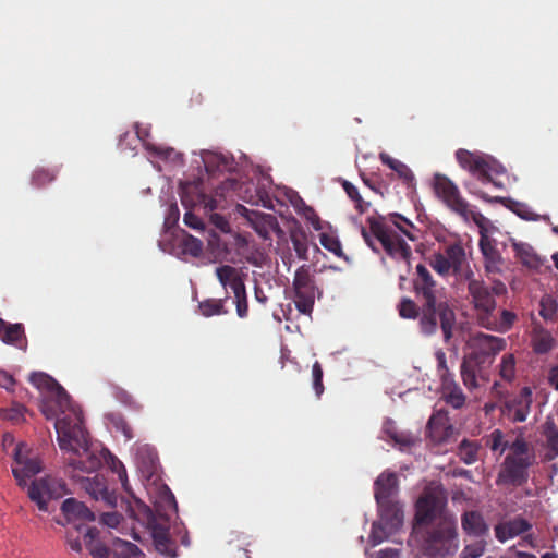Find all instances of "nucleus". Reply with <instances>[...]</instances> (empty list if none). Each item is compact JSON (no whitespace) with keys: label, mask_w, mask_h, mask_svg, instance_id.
<instances>
[{"label":"nucleus","mask_w":558,"mask_h":558,"mask_svg":"<svg viewBox=\"0 0 558 558\" xmlns=\"http://www.w3.org/2000/svg\"><path fill=\"white\" fill-rule=\"evenodd\" d=\"M40 411L47 420L56 418L59 447L76 456L68 462L71 472L90 473L101 465V459L89 448L82 411L72 405L71 397L61 385L41 397Z\"/></svg>","instance_id":"f257e3e1"},{"label":"nucleus","mask_w":558,"mask_h":558,"mask_svg":"<svg viewBox=\"0 0 558 558\" xmlns=\"http://www.w3.org/2000/svg\"><path fill=\"white\" fill-rule=\"evenodd\" d=\"M412 287L416 301L408 296L401 298L397 306L399 316L404 319H418V329L426 337L435 335L440 327L444 341L448 343L453 336L456 313L444 300L442 288L425 265H416Z\"/></svg>","instance_id":"f03ea898"},{"label":"nucleus","mask_w":558,"mask_h":558,"mask_svg":"<svg viewBox=\"0 0 558 558\" xmlns=\"http://www.w3.org/2000/svg\"><path fill=\"white\" fill-rule=\"evenodd\" d=\"M465 281H468V291L477 312L478 324L486 329L499 332L510 329L515 314L508 310H502L499 314L496 312V301L489 287L483 280L474 278L473 275Z\"/></svg>","instance_id":"7ed1b4c3"},{"label":"nucleus","mask_w":558,"mask_h":558,"mask_svg":"<svg viewBox=\"0 0 558 558\" xmlns=\"http://www.w3.org/2000/svg\"><path fill=\"white\" fill-rule=\"evenodd\" d=\"M423 553L429 558L453 556L459 547L457 524L452 517H442L421 530Z\"/></svg>","instance_id":"20e7f679"},{"label":"nucleus","mask_w":558,"mask_h":558,"mask_svg":"<svg viewBox=\"0 0 558 558\" xmlns=\"http://www.w3.org/2000/svg\"><path fill=\"white\" fill-rule=\"evenodd\" d=\"M456 158L463 169L468 170L483 184H492L496 189L505 187L506 169L492 156L458 149Z\"/></svg>","instance_id":"39448f33"},{"label":"nucleus","mask_w":558,"mask_h":558,"mask_svg":"<svg viewBox=\"0 0 558 558\" xmlns=\"http://www.w3.org/2000/svg\"><path fill=\"white\" fill-rule=\"evenodd\" d=\"M430 267L440 276H454L457 280L470 279L474 274L466 252L460 242H453L429 257Z\"/></svg>","instance_id":"423d86ee"},{"label":"nucleus","mask_w":558,"mask_h":558,"mask_svg":"<svg viewBox=\"0 0 558 558\" xmlns=\"http://www.w3.org/2000/svg\"><path fill=\"white\" fill-rule=\"evenodd\" d=\"M367 222L369 225V232L365 227H361V233L372 248L374 246L371 234L380 242L388 255L409 260L412 255L411 247L385 222L384 217H368Z\"/></svg>","instance_id":"0eeeda50"},{"label":"nucleus","mask_w":558,"mask_h":558,"mask_svg":"<svg viewBox=\"0 0 558 558\" xmlns=\"http://www.w3.org/2000/svg\"><path fill=\"white\" fill-rule=\"evenodd\" d=\"M434 190L436 195L446 204V206L460 216L464 221L472 220L477 226L482 227L485 217L475 210L464 199L458 186L446 175L437 173L434 177Z\"/></svg>","instance_id":"6e6552de"},{"label":"nucleus","mask_w":558,"mask_h":558,"mask_svg":"<svg viewBox=\"0 0 558 558\" xmlns=\"http://www.w3.org/2000/svg\"><path fill=\"white\" fill-rule=\"evenodd\" d=\"M523 483V437L518 435L511 442L498 474L497 484L505 486H520Z\"/></svg>","instance_id":"1a4fd4ad"},{"label":"nucleus","mask_w":558,"mask_h":558,"mask_svg":"<svg viewBox=\"0 0 558 558\" xmlns=\"http://www.w3.org/2000/svg\"><path fill=\"white\" fill-rule=\"evenodd\" d=\"M506 345L502 338L478 333L473 337L471 341L472 351L468 359L478 365V371H483L486 366L493 363L495 355L500 352Z\"/></svg>","instance_id":"9d476101"},{"label":"nucleus","mask_w":558,"mask_h":558,"mask_svg":"<svg viewBox=\"0 0 558 558\" xmlns=\"http://www.w3.org/2000/svg\"><path fill=\"white\" fill-rule=\"evenodd\" d=\"M294 303L298 311L311 315L315 303V283L308 266L296 269L293 279Z\"/></svg>","instance_id":"9b49d317"},{"label":"nucleus","mask_w":558,"mask_h":558,"mask_svg":"<svg viewBox=\"0 0 558 558\" xmlns=\"http://www.w3.org/2000/svg\"><path fill=\"white\" fill-rule=\"evenodd\" d=\"M65 493V484L50 476L33 481L27 489L29 499L44 512L48 511V500L61 498Z\"/></svg>","instance_id":"f8f14e48"},{"label":"nucleus","mask_w":558,"mask_h":558,"mask_svg":"<svg viewBox=\"0 0 558 558\" xmlns=\"http://www.w3.org/2000/svg\"><path fill=\"white\" fill-rule=\"evenodd\" d=\"M442 517L451 515L444 511L441 499L433 492L423 493L415 504V525L422 530Z\"/></svg>","instance_id":"ddd939ff"},{"label":"nucleus","mask_w":558,"mask_h":558,"mask_svg":"<svg viewBox=\"0 0 558 558\" xmlns=\"http://www.w3.org/2000/svg\"><path fill=\"white\" fill-rule=\"evenodd\" d=\"M14 465L12 473L22 487L26 486V480L35 476L41 471L40 461L37 458H29L27 447L24 444L16 445L14 449Z\"/></svg>","instance_id":"4468645a"},{"label":"nucleus","mask_w":558,"mask_h":558,"mask_svg":"<svg viewBox=\"0 0 558 558\" xmlns=\"http://www.w3.org/2000/svg\"><path fill=\"white\" fill-rule=\"evenodd\" d=\"M82 487L94 500L102 501L108 507H116L117 495L108 489L107 481L102 475L82 478Z\"/></svg>","instance_id":"2eb2a0df"},{"label":"nucleus","mask_w":558,"mask_h":558,"mask_svg":"<svg viewBox=\"0 0 558 558\" xmlns=\"http://www.w3.org/2000/svg\"><path fill=\"white\" fill-rule=\"evenodd\" d=\"M380 522L389 532L397 531L403 523V507L393 499L384 502H377Z\"/></svg>","instance_id":"dca6fc26"},{"label":"nucleus","mask_w":558,"mask_h":558,"mask_svg":"<svg viewBox=\"0 0 558 558\" xmlns=\"http://www.w3.org/2000/svg\"><path fill=\"white\" fill-rule=\"evenodd\" d=\"M399 492V483L396 473L383 472L374 483V496L376 502L396 499Z\"/></svg>","instance_id":"f3484780"},{"label":"nucleus","mask_w":558,"mask_h":558,"mask_svg":"<svg viewBox=\"0 0 558 558\" xmlns=\"http://www.w3.org/2000/svg\"><path fill=\"white\" fill-rule=\"evenodd\" d=\"M248 220L255 232L264 240L270 239L271 232L278 235L283 233L278 219L271 214L252 211Z\"/></svg>","instance_id":"a211bd4d"},{"label":"nucleus","mask_w":558,"mask_h":558,"mask_svg":"<svg viewBox=\"0 0 558 558\" xmlns=\"http://www.w3.org/2000/svg\"><path fill=\"white\" fill-rule=\"evenodd\" d=\"M461 526L464 533L475 537L488 534L489 527L481 512L475 510L465 511L461 517Z\"/></svg>","instance_id":"6ab92c4d"},{"label":"nucleus","mask_w":558,"mask_h":558,"mask_svg":"<svg viewBox=\"0 0 558 558\" xmlns=\"http://www.w3.org/2000/svg\"><path fill=\"white\" fill-rule=\"evenodd\" d=\"M215 272L218 281L225 289L230 287L233 294H239V291L243 292L245 288L244 280L236 268L230 265H222L217 267Z\"/></svg>","instance_id":"aec40b11"},{"label":"nucleus","mask_w":558,"mask_h":558,"mask_svg":"<svg viewBox=\"0 0 558 558\" xmlns=\"http://www.w3.org/2000/svg\"><path fill=\"white\" fill-rule=\"evenodd\" d=\"M0 339L11 345H15L20 349H24L25 344V331L22 324H10L0 318Z\"/></svg>","instance_id":"412c9836"},{"label":"nucleus","mask_w":558,"mask_h":558,"mask_svg":"<svg viewBox=\"0 0 558 558\" xmlns=\"http://www.w3.org/2000/svg\"><path fill=\"white\" fill-rule=\"evenodd\" d=\"M493 393L500 399H505L502 407L504 415H506L507 417L511 418L514 422L523 421V405L521 404V401H518L517 398H508L505 391L502 390V385L500 383L494 384Z\"/></svg>","instance_id":"4be33fe9"},{"label":"nucleus","mask_w":558,"mask_h":558,"mask_svg":"<svg viewBox=\"0 0 558 558\" xmlns=\"http://www.w3.org/2000/svg\"><path fill=\"white\" fill-rule=\"evenodd\" d=\"M495 536L500 543H505L523 533V517L518 515L513 520L502 521L495 526Z\"/></svg>","instance_id":"5701e85b"},{"label":"nucleus","mask_w":558,"mask_h":558,"mask_svg":"<svg viewBox=\"0 0 558 558\" xmlns=\"http://www.w3.org/2000/svg\"><path fill=\"white\" fill-rule=\"evenodd\" d=\"M150 527L156 549L166 556L173 557L174 553L172 549V542L169 535V529L162 524H158L155 522H150Z\"/></svg>","instance_id":"b1692460"},{"label":"nucleus","mask_w":558,"mask_h":558,"mask_svg":"<svg viewBox=\"0 0 558 558\" xmlns=\"http://www.w3.org/2000/svg\"><path fill=\"white\" fill-rule=\"evenodd\" d=\"M61 510L68 517L69 520H71V519H82V520H86V521L95 520L94 512L90 509H88L83 502H81L74 498L65 499L62 502Z\"/></svg>","instance_id":"393cba45"},{"label":"nucleus","mask_w":558,"mask_h":558,"mask_svg":"<svg viewBox=\"0 0 558 558\" xmlns=\"http://www.w3.org/2000/svg\"><path fill=\"white\" fill-rule=\"evenodd\" d=\"M84 543L94 558H109L111 555V549L98 541V530L96 527L85 529Z\"/></svg>","instance_id":"a878e982"},{"label":"nucleus","mask_w":558,"mask_h":558,"mask_svg":"<svg viewBox=\"0 0 558 558\" xmlns=\"http://www.w3.org/2000/svg\"><path fill=\"white\" fill-rule=\"evenodd\" d=\"M442 398L454 409H461L465 403V396L454 379H445L441 383Z\"/></svg>","instance_id":"bb28decb"},{"label":"nucleus","mask_w":558,"mask_h":558,"mask_svg":"<svg viewBox=\"0 0 558 558\" xmlns=\"http://www.w3.org/2000/svg\"><path fill=\"white\" fill-rule=\"evenodd\" d=\"M111 555L112 558H141L143 553L137 545L121 538H114Z\"/></svg>","instance_id":"cd10ccee"},{"label":"nucleus","mask_w":558,"mask_h":558,"mask_svg":"<svg viewBox=\"0 0 558 558\" xmlns=\"http://www.w3.org/2000/svg\"><path fill=\"white\" fill-rule=\"evenodd\" d=\"M379 159L384 165L396 171L399 178L402 179L405 183L410 184L414 181V174L412 170L402 161L390 157L386 153H380Z\"/></svg>","instance_id":"c85d7f7f"},{"label":"nucleus","mask_w":558,"mask_h":558,"mask_svg":"<svg viewBox=\"0 0 558 558\" xmlns=\"http://www.w3.org/2000/svg\"><path fill=\"white\" fill-rule=\"evenodd\" d=\"M482 372L478 371V365L473 361L466 356L463 359L460 373L462 381L468 389L472 390L477 387V376H481Z\"/></svg>","instance_id":"c756f323"},{"label":"nucleus","mask_w":558,"mask_h":558,"mask_svg":"<svg viewBox=\"0 0 558 558\" xmlns=\"http://www.w3.org/2000/svg\"><path fill=\"white\" fill-rule=\"evenodd\" d=\"M487 448L494 453L501 456L507 449L510 450L511 444L505 439V435L500 429L493 430L482 439Z\"/></svg>","instance_id":"7c9ffc66"},{"label":"nucleus","mask_w":558,"mask_h":558,"mask_svg":"<svg viewBox=\"0 0 558 558\" xmlns=\"http://www.w3.org/2000/svg\"><path fill=\"white\" fill-rule=\"evenodd\" d=\"M554 347L551 335L544 330L535 328L532 335V348L535 353L544 354L549 352Z\"/></svg>","instance_id":"2f4dec72"},{"label":"nucleus","mask_w":558,"mask_h":558,"mask_svg":"<svg viewBox=\"0 0 558 558\" xmlns=\"http://www.w3.org/2000/svg\"><path fill=\"white\" fill-rule=\"evenodd\" d=\"M228 296L223 299H206L198 304L201 314L205 317H211L216 315H226L228 310L225 307V302Z\"/></svg>","instance_id":"473e14b6"},{"label":"nucleus","mask_w":558,"mask_h":558,"mask_svg":"<svg viewBox=\"0 0 558 558\" xmlns=\"http://www.w3.org/2000/svg\"><path fill=\"white\" fill-rule=\"evenodd\" d=\"M480 448L476 441L463 439L458 446L457 454L465 464H473L477 461Z\"/></svg>","instance_id":"72a5a7b5"},{"label":"nucleus","mask_w":558,"mask_h":558,"mask_svg":"<svg viewBox=\"0 0 558 558\" xmlns=\"http://www.w3.org/2000/svg\"><path fill=\"white\" fill-rule=\"evenodd\" d=\"M29 383L39 389L43 392V396L60 386L54 378L43 372L32 373L29 375Z\"/></svg>","instance_id":"f704fd0d"},{"label":"nucleus","mask_w":558,"mask_h":558,"mask_svg":"<svg viewBox=\"0 0 558 558\" xmlns=\"http://www.w3.org/2000/svg\"><path fill=\"white\" fill-rule=\"evenodd\" d=\"M348 197L354 203L355 209L360 214H364L371 207V203L363 199L357 187L347 180H342L341 183Z\"/></svg>","instance_id":"c9c22d12"},{"label":"nucleus","mask_w":558,"mask_h":558,"mask_svg":"<svg viewBox=\"0 0 558 558\" xmlns=\"http://www.w3.org/2000/svg\"><path fill=\"white\" fill-rule=\"evenodd\" d=\"M427 427L433 437L441 438L442 432H445L448 428L447 413L444 411H437L436 413H434L428 420Z\"/></svg>","instance_id":"e433bc0d"},{"label":"nucleus","mask_w":558,"mask_h":558,"mask_svg":"<svg viewBox=\"0 0 558 558\" xmlns=\"http://www.w3.org/2000/svg\"><path fill=\"white\" fill-rule=\"evenodd\" d=\"M480 248L486 260V269L492 271L493 268L496 267L499 262V253L492 245L490 241L486 236H482L480 240Z\"/></svg>","instance_id":"4c0bfd02"},{"label":"nucleus","mask_w":558,"mask_h":558,"mask_svg":"<svg viewBox=\"0 0 558 558\" xmlns=\"http://www.w3.org/2000/svg\"><path fill=\"white\" fill-rule=\"evenodd\" d=\"M500 378L511 384L515 378V359L512 353L505 354L499 365Z\"/></svg>","instance_id":"58836bf2"},{"label":"nucleus","mask_w":558,"mask_h":558,"mask_svg":"<svg viewBox=\"0 0 558 558\" xmlns=\"http://www.w3.org/2000/svg\"><path fill=\"white\" fill-rule=\"evenodd\" d=\"M545 448L543 461H551L558 456V429H556L554 423L546 434Z\"/></svg>","instance_id":"ea45409f"},{"label":"nucleus","mask_w":558,"mask_h":558,"mask_svg":"<svg viewBox=\"0 0 558 558\" xmlns=\"http://www.w3.org/2000/svg\"><path fill=\"white\" fill-rule=\"evenodd\" d=\"M58 171L54 169L37 168L32 175V184L36 187H44L54 181Z\"/></svg>","instance_id":"a19ab883"},{"label":"nucleus","mask_w":558,"mask_h":558,"mask_svg":"<svg viewBox=\"0 0 558 558\" xmlns=\"http://www.w3.org/2000/svg\"><path fill=\"white\" fill-rule=\"evenodd\" d=\"M391 222L411 241H415L417 238L414 234L415 227L414 225L399 214H393L390 216Z\"/></svg>","instance_id":"79ce46f5"},{"label":"nucleus","mask_w":558,"mask_h":558,"mask_svg":"<svg viewBox=\"0 0 558 558\" xmlns=\"http://www.w3.org/2000/svg\"><path fill=\"white\" fill-rule=\"evenodd\" d=\"M319 242H320V245L324 248H326L327 251L331 252L337 257H343L344 256L341 243H340L339 239L336 235L329 234V233H322L319 235Z\"/></svg>","instance_id":"37998d69"},{"label":"nucleus","mask_w":558,"mask_h":558,"mask_svg":"<svg viewBox=\"0 0 558 558\" xmlns=\"http://www.w3.org/2000/svg\"><path fill=\"white\" fill-rule=\"evenodd\" d=\"M25 408L20 403H13L10 408L1 409L0 415L3 420L19 424L24 421Z\"/></svg>","instance_id":"c03bdc74"},{"label":"nucleus","mask_w":558,"mask_h":558,"mask_svg":"<svg viewBox=\"0 0 558 558\" xmlns=\"http://www.w3.org/2000/svg\"><path fill=\"white\" fill-rule=\"evenodd\" d=\"M182 247L184 253L193 257H198L203 253V242L187 233L183 238Z\"/></svg>","instance_id":"a18cd8bd"},{"label":"nucleus","mask_w":558,"mask_h":558,"mask_svg":"<svg viewBox=\"0 0 558 558\" xmlns=\"http://www.w3.org/2000/svg\"><path fill=\"white\" fill-rule=\"evenodd\" d=\"M291 242H292L293 248L296 253V256L303 260L307 259L308 246H307L306 235L304 233H300V234L292 233Z\"/></svg>","instance_id":"49530a36"},{"label":"nucleus","mask_w":558,"mask_h":558,"mask_svg":"<svg viewBox=\"0 0 558 558\" xmlns=\"http://www.w3.org/2000/svg\"><path fill=\"white\" fill-rule=\"evenodd\" d=\"M487 543L483 539L475 541L471 544L465 545L461 553V558H478L481 557L486 548Z\"/></svg>","instance_id":"de8ad7c7"},{"label":"nucleus","mask_w":558,"mask_h":558,"mask_svg":"<svg viewBox=\"0 0 558 558\" xmlns=\"http://www.w3.org/2000/svg\"><path fill=\"white\" fill-rule=\"evenodd\" d=\"M435 357L437 361V373L441 383H444L445 379H454L453 374L449 372V368L447 366L446 353L442 350H438L435 353Z\"/></svg>","instance_id":"09e8293b"},{"label":"nucleus","mask_w":558,"mask_h":558,"mask_svg":"<svg viewBox=\"0 0 558 558\" xmlns=\"http://www.w3.org/2000/svg\"><path fill=\"white\" fill-rule=\"evenodd\" d=\"M106 454L110 458L112 462V471L117 472L119 481L121 482V485L123 489L128 493H130V485L128 481L126 470L124 465L119 461L116 457H113L109 451H106Z\"/></svg>","instance_id":"8fccbe9b"},{"label":"nucleus","mask_w":558,"mask_h":558,"mask_svg":"<svg viewBox=\"0 0 558 558\" xmlns=\"http://www.w3.org/2000/svg\"><path fill=\"white\" fill-rule=\"evenodd\" d=\"M313 375V388L315 390V395L319 398L324 392V384H323V368L319 362H315L312 367Z\"/></svg>","instance_id":"3c124183"},{"label":"nucleus","mask_w":558,"mask_h":558,"mask_svg":"<svg viewBox=\"0 0 558 558\" xmlns=\"http://www.w3.org/2000/svg\"><path fill=\"white\" fill-rule=\"evenodd\" d=\"M390 533L391 532H389L381 522H374L369 537L373 545H378L384 542Z\"/></svg>","instance_id":"603ef678"},{"label":"nucleus","mask_w":558,"mask_h":558,"mask_svg":"<svg viewBox=\"0 0 558 558\" xmlns=\"http://www.w3.org/2000/svg\"><path fill=\"white\" fill-rule=\"evenodd\" d=\"M113 396L119 402H121L128 407L135 408V409L140 408V405L137 404V402L135 401L133 396L129 391H126L125 389H123L121 387L113 388Z\"/></svg>","instance_id":"864d4df0"},{"label":"nucleus","mask_w":558,"mask_h":558,"mask_svg":"<svg viewBox=\"0 0 558 558\" xmlns=\"http://www.w3.org/2000/svg\"><path fill=\"white\" fill-rule=\"evenodd\" d=\"M235 305H236V314L240 318H245L248 314V303L246 296V289H243V292L239 291V294H234Z\"/></svg>","instance_id":"5fc2aeb1"},{"label":"nucleus","mask_w":558,"mask_h":558,"mask_svg":"<svg viewBox=\"0 0 558 558\" xmlns=\"http://www.w3.org/2000/svg\"><path fill=\"white\" fill-rule=\"evenodd\" d=\"M556 310H557V304L550 296L542 299L539 314L545 319H551L556 313Z\"/></svg>","instance_id":"6e6d98bb"},{"label":"nucleus","mask_w":558,"mask_h":558,"mask_svg":"<svg viewBox=\"0 0 558 558\" xmlns=\"http://www.w3.org/2000/svg\"><path fill=\"white\" fill-rule=\"evenodd\" d=\"M183 221L187 227H190L194 230L203 231L205 229L204 221L198 216L193 214L192 211H186L184 214Z\"/></svg>","instance_id":"4d7b16f0"},{"label":"nucleus","mask_w":558,"mask_h":558,"mask_svg":"<svg viewBox=\"0 0 558 558\" xmlns=\"http://www.w3.org/2000/svg\"><path fill=\"white\" fill-rule=\"evenodd\" d=\"M123 517L118 512H105L101 514V522L108 527H118Z\"/></svg>","instance_id":"13d9d810"},{"label":"nucleus","mask_w":558,"mask_h":558,"mask_svg":"<svg viewBox=\"0 0 558 558\" xmlns=\"http://www.w3.org/2000/svg\"><path fill=\"white\" fill-rule=\"evenodd\" d=\"M210 222L223 233H228L230 231V225L222 215L211 214Z\"/></svg>","instance_id":"bf43d9fd"},{"label":"nucleus","mask_w":558,"mask_h":558,"mask_svg":"<svg viewBox=\"0 0 558 558\" xmlns=\"http://www.w3.org/2000/svg\"><path fill=\"white\" fill-rule=\"evenodd\" d=\"M145 146L147 150L165 159L170 158L171 155L174 153V149L170 147H157L156 145L150 143H146Z\"/></svg>","instance_id":"052dcab7"},{"label":"nucleus","mask_w":558,"mask_h":558,"mask_svg":"<svg viewBox=\"0 0 558 558\" xmlns=\"http://www.w3.org/2000/svg\"><path fill=\"white\" fill-rule=\"evenodd\" d=\"M114 426L117 430L121 432L128 440L133 438L132 427L128 424V422L124 418L119 417L114 422Z\"/></svg>","instance_id":"680f3d73"},{"label":"nucleus","mask_w":558,"mask_h":558,"mask_svg":"<svg viewBox=\"0 0 558 558\" xmlns=\"http://www.w3.org/2000/svg\"><path fill=\"white\" fill-rule=\"evenodd\" d=\"M198 201L202 203L205 207V209H208L209 211H214L218 208V203L215 198L207 196L206 194H199Z\"/></svg>","instance_id":"e2e57ef3"},{"label":"nucleus","mask_w":558,"mask_h":558,"mask_svg":"<svg viewBox=\"0 0 558 558\" xmlns=\"http://www.w3.org/2000/svg\"><path fill=\"white\" fill-rule=\"evenodd\" d=\"M15 385V380L12 375L4 371H0V387L11 390Z\"/></svg>","instance_id":"0e129e2a"},{"label":"nucleus","mask_w":558,"mask_h":558,"mask_svg":"<svg viewBox=\"0 0 558 558\" xmlns=\"http://www.w3.org/2000/svg\"><path fill=\"white\" fill-rule=\"evenodd\" d=\"M466 189L469 190L470 193L483 198V199H486V201H489V202H496V203H504L506 201V198L504 197H500V196H494L492 198L488 197L487 193L483 192V191H476V190H473L469 184L465 185Z\"/></svg>","instance_id":"69168bd1"},{"label":"nucleus","mask_w":558,"mask_h":558,"mask_svg":"<svg viewBox=\"0 0 558 558\" xmlns=\"http://www.w3.org/2000/svg\"><path fill=\"white\" fill-rule=\"evenodd\" d=\"M390 437L398 444L400 445H403V446H411L413 444V439L410 435H405V434H398V433H392L390 434Z\"/></svg>","instance_id":"338daca9"},{"label":"nucleus","mask_w":558,"mask_h":558,"mask_svg":"<svg viewBox=\"0 0 558 558\" xmlns=\"http://www.w3.org/2000/svg\"><path fill=\"white\" fill-rule=\"evenodd\" d=\"M375 558H399V550L386 548L377 553Z\"/></svg>","instance_id":"774afa93"}]
</instances>
